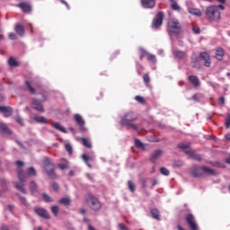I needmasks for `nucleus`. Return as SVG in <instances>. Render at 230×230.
I'll use <instances>...</instances> for the list:
<instances>
[{
	"label": "nucleus",
	"instance_id": "nucleus-1",
	"mask_svg": "<svg viewBox=\"0 0 230 230\" xmlns=\"http://www.w3.org/2000/svg\"><path fill=\"white\" fill-rule=\"evenodd\" d=\"M138 118L139 116L137 115V113L134 111H128L122 116L119 123L124 127H128V128H133V130H137V125L132 123V121H136Z\"/></svg>",
	"mask_w": 230,
	"mask_h": 230
},
{
	"label": "nucleus",
	"instance_id": "nucleus-2",
	"mask_svg": "<svg viewBox=\"0 0 230 230\" xmlns=\"http://www.w3.org/2000/svg\"><path fill=\"white\" fill-rule=\"evenodd\" d=\"M42 169L44 170L45 173H47L48 177L55 181V179H58L57 172L55 170L57 167L55 164L51 162V159L45 157L42 161Z\"/></svg>",
	"mask_w": 230,
	"mask_h": 230
},
{
	"label": "nucleus",
	"instance_id": "nucleus-3",
	"mask_svg": "<svg viewBox=\"0 0 230 230\" xmlns=\"http://www.w3.org/2000/svg\"><path fill=\"white\" fill-rule=\"evenodd\" d=\"M17 175L20 182L15 181L14 187L16 188V190H19V191L23 193V195H28V190H26V189L24 188L25 186L24 182L28 181V177H29L28 172L20 169L17 171Z\"/></svg>",
	"mask_w": 230,
	"mask_h": 230
},
{
	"label": "nucleus",
	"instance_id": "nucleus-4",
	"mask_svg": "<svg viewBox=\"0 0 230 230\" xmlns=\"http://www.w3.org/2000/svg\"><path fill=\"white\" fill-rule=\"evenodd\" d=\"M182 31V26L181 22L177 20H170L167 23V32L170 37H177V35H181Z\"/></svg>",
	"mask_w": 230,
	"mask_h": 230
},
{
	"label": "nucleus",
	"instance_id": "nucleus-5",
	"mask_svg": "<svg viewBox=\"0 0 230 230\" xmlns=\"http://www.w3.org/2000/svg\"><path fill=\"white\" fill-rule=\"evenodd\" d=\"M205 15L209 22H217V21H220V10H218L217 5L207 7Z\"/></svg>",
	"mask_w": 230,
	"mask_h": 230
},
{
	"label": "nucleus",
	"instance_id": "nucleus-6",
	"mask_svg": "<svg viewBox=\"0 0 230 230\" xmlns=\"http://www.w3.org/2000/svg\"><path fill=\"white\" fill-rule=\"evenodd\" d=\"M86 204L93 211H100L102 209V202L93 194L86 195Z\"/></svg>",
	"mask_w": 230,
	"mask_h": 230
},
{
	"label": "nucleus",
	"instance_id": "nucleus-7",
	"mask_svg": "<svg viewBox=\"0 0 230 230\" xmlns=\"http://www.w3.org/2000/svg\"><path fill=\"white\" fill-rule=\"evenodd\" d=\"M40 94H41V99L40 100L35 98L32 99L31 107L32 109H34V111H37L38 112H45L44 106L42 105V103H44V102H46L48 98L44 93H40Z\"/></svg>",
	"mask_w": 230,
	"mask_h": 230
},
{
	"label": "nucleus",
	"instance_id": "nucleus-8",
	"mask_svg": "<svg viewBox=\"0 0 230 230\" xmlns=\"http://www.w3.org/2000/svg\"><path fill=\"white\" fill-rule=\"evenodd\" d=\"M25 87L31 94H37L36 89H40V82L26 80Z\"/></svg>",
	"mask_w": 230,
	"mask_h": 230
},
{
	"label": "nucleus",
	"instance_id": "nucleus-9",
	"mask_svg": "<svg viewBox=\"0 0 230 230\" xmlns=\"http://www.w3.org/2000/svg\"><path fill=\"white\" fill-rule=\"evenodd\" d=\"M163 21H164V14L163 13V12H159L155 15V18L153 20L152 28L154 30H157L159 26H163Z\"/></svg>",
	"mask_w": 230,
	"mask_h": 230
},
{
	"label": "nucleus",
	"instance_id": "nucleus-10",
	"mask_svg": "<svg viewBox=\"0 0 230 230\" xmlns=\"http://www.w3.org/2000/svg\"><path fill=\"white\" fill-rule=\"evenodd\" d=\"M185 221L191 230H199L197 220H195V216H193V214H187L185 217Z\"/></svg>",
	"mask_w": 230,
	"mask_h": 230
},
{
	"label": "nucleus",
	"instance_id": "nucleus-11",
	"mask_svg": "<svg viewBox=\"0 0 230 230\" xmlns=\"http://www.w3.org/2000/svg\"><path fill=\"white\" fill-rule=\"evenodd\" d=\"M34 213H36L38 217H40V218H45V220H49V218H51L48 213V210H46L44 208H34Z\"/></svg>",
	"mask_w": 230,
	"mask_h": 230
},
{
	"label": "nucleus",
	"instance_id": "nucleus-12",
	"mask_svg": "<svg viewBox=\"0 0 230 230\" xmlns=\"http://www.w3.org/2000/svg\"><path fill=\"white\" fill-rule=\"evenodd\" d=\"M192 177L199 179L200 177H204V172L202 171V166L199 165H194L191 167V172H190Z\"/></svg>",
	"mask_w": 230,
	"mask_h": 230
},
{
	"label": "nucleus",
	"instance_id": "nucleus-13",
	"mask_svg": "<svg viewBox=\"0 0 230 230\" xmlns=\"http://www.w3.org/2000/svg\"><path fill=\"white\" fill-rule=\"evenodd\" d=\"M199 58L204 62L205 67H211V57L208 52H201Z\"/></svg>",
	"mask_w": 230,
	"mask_h": 230
},
{
	"label": "nucleus",
	"instance_id": "nucleus-14",
	"mask_svg": "<svg viewBox=\"0 0 230 230\" xmlns=\"http://www.w3.org/2000/svg\"><path fill=\"white\" fill-rule=\"evenodd\" d=\"M164 151L161 149L155 150L150 156V162L153 163V164H155L157 163L158 159H161V156L163 155Z\"/></svg>",
	"mask_w": 230,
	"mask_h": 230
},
{
	"label": "nucleus",
	"instance_id": "nucleus-15",
	"mask_svg": "<svg viewBox=\"0 0 230 230\" xmlns=\"http://www.w3.org/2000/svg\"><path fill=\"white\" fill-rule=\"evenodd\" d=\"M74 119L76 124L80 127V131L85 132V120H84V118H82L80 114H75Z\"/></svg>",
	"mask_w": 230,
	"mask_h": 230
},
{
	"label": "nucleus",
	"instance_id": "nucleus-16",
	"mask_svg": "<svg viewBox=\"0 0 230 230\" xmlns=\"http://www.w3.org/2000/svg\"><path fill=\"white\" fill-rule=\"evenodd\" d=\"M18 8H21L23 13H31V4L27 2H22L18 4Z\"/></svg>",
	"mask_w": 230,
	"mask_h": 230
},
{
	"label": "nucleus",
	"instance_id": "nucleus-17",
	"mask_svg": "<svg viewBox=\"0 0 230 230\" xmlns=\"http://www.w3.org/2000/svg\"><path fill=\"white\" fill-rule=\"evenodd\" d=\"M185 154L189 155L190 159H193L194 161H202V156L200 155L197 154L194 150H185Z\"/></svg>",
	"mask_w": 230,
	"mask_h": 230
},
{
	"label": "nucleus",
	"instance_id": "nucleus-18",
	"mask_svg": "<svg viewBox=\"0 0 230 230\" xmlns=\"http://www.w3.org/2000/svg\"><path fill=\"white\" fill-rule=\"evenodd\" d=\"M187 11L190 15H194V17H202V11L199 8L189 7Z\"/></svg>",
	"mask_w": 230,
	"mask_h": 230
},
{
	"label": "nucleus",
	"instance_id": "nucleus-19",
	"mask_svg": "<svg viewBox=\"0 0 230 230\" xmlns=\"http://www.w3.org/2000/svg\"><path fill=\"white\" fill-rule=\"evenodd\" d=\"M29 188L31 195L35 196L37 195V193H39V185H37V182H35V181H31L29 183Z\"/></svg>",
	"mask_w": 230,
	"mask_h": 230
},
{
	"label": "nucleus",
	"instance_id": "nucleus-20",
	"mask_svg": "<svg viewBox=\"0 0 230 230\" xmlns=\"http://www.w3.org/2000/svg\"><path fill=\"white\" fill-rule=\"evenodd\" d=\"M202 172H203V175H217V171H215V169H211L208 166H202Z\"/></svg>",
	"mask_w": 230,
	"mask_h": 230
},
{
	"label": "nucleus",
	"instance_id": "nucleus-21",
	"mask_svg": "<svg viewBox=\"0 0 230 230\" xmlns=\"http://www.w3.org/2000/svg\"><path fill=\"white\" fill-rule=\"evenodd\" d=\"M189 81L190 82L191 85H193V87H199V85H200V80H199L197 75H190Z\"/></svg>",
	"mask_w": 230,
	"mask_h": 230
},
{
	"label": "nucleus",
	"instance_id": "nucleus-22",
	"mask_svg": "<svg viewBox=\"0 0 230 230\" xmlns=\"http://www.w3.org/2000/svg\"><path fill=\"white\" fill-rule=\"evenodd\" d=\"M144 8H154L155 6V0H141Z\"/></svg>",
	"mask_w": 230,
	"mask_h": 230
},
{
	"label": "nucleus",
	"instance_id": "nucleus-23",
	"mask_svg": "<svg viewBox=\"0 0 230 230\" xmlns=\"http://www.w3.org/2000/svg\"><path fill=\"white\" fill-rule=\"evenodd\" d=\"M226 55V51L222 48H217L216 50V58L217 60H224V56Z\"/></svg>",
	"mask_w": 230,
	"mask_h": 230
},
{
	"label": "nucleus",
	"instance_id": "nucleus-24",
	"mask_svg": "<svg viewBox=\"0 0 230 230\" xmlns=\"http://www.w3.org/2000/svg\"><path fill=\"white\" fill-rule=\"evenodd\" d=\"M51 127H53L54 128H56V130H58L59 132L67 134V130H66V128H64V127H62V125H60V122L51 123Z\"/></svg>",
	"mask_w": 230,
	"mask_h": 230
},
{
	"label": "nucleus",
	"instance_id": "nucleus-25",
	"mask_svg": "<svg viewBox=\"0 0 230 230\" xmlns=\"http://www.w3.org/2000/svg\"><path fill=\"white\" fill-rule=\"evenodd\" d=\"M0 132L1 134H8L9 136L12 135V130L8 128V126L4 123H0Z\"/></svg>",
	"mask_w": 230,
	"mask_h": 230
},
{
	"label": "nucleus",
	"instance_id": "nucleus-26",
	"mask_svg": "<svg viewBox=\"0 0 230 230\" xmlns=\"http://www.w3.org/2000/svg\"><path fill=\"white\" fill-rule=\"evenodd\" d=\"M13 111L12 107L0 106V112H3L4 116H10Z\"/></svg>",
	"mask_w": 230,
	"mask_h": 230
},
{
	"label": "nucleus",
	"instance_id": "nucleus-27",
	"mask_svg": "<svg viewBox=\"0 0 230 230\" xmlns=\"http://www.w3.org/2000/svg\"><path fill=\"white\" fill-rule=\"evenodd\" d=\"M14 31H16L17 35H20V37H24V26L17 24Z\"/></svg>",
	"mask_w": 230,
	"mask_h": 230
},
{
	"label": "nucleus",
	"instance_id": "nucleus-28",
	"mask_svg": "<svg viewBox=\"0 0 230 230\" xmlns=\"http://www.w3.org/2000/svg\"><path fill=\"white\" fill-rule=\"evenodd\" d=\"M151 215L152 217L155 218V220H161V214L159 212V209L157 208H153L151 209Z\"/></svg>",
	"mask_w": 230,
	"mask_h": 230
},
{
	"label": "nucleus",
	"instance_id": "nucleus-29",
	"mask_svg": "<svg viewBox=\"0 0 230 230\" xmlns=\"http://www.w3.org/2000/svg\"><path fill=\"white\" fill-rule=\"evenodd\" d=\"M173 55L175 58H186V52L182 50H175Z\"/></svg>",
	"mask_w": 230,
	"mask_h": 230
},
{
	"label": "nucleus",
	"instance_id": "nucleus-30",
	"mask_svg": "<svg viewBox=\"0 0 230 230\" xmlns=\"http://www.w3.org/2000/svg\"><path fill=\"white\" fill-rule=\"evenodd\" d=\"M27 175H29V177H37V171L34 167H29L27 169Z\"/></svg>",
	"mask_w": 230,
	"mask_h": 230
},
{
	"label": "nucleus",
	"instance_id": "nucleus-31",
	"mask_svg": "<svg viewBox=\"0 0 230 230\" xmlns=\"http://www.w3.org/2000/svg\"><path fill=\"white\" fill-rule=\"evenodd\" d=\"M170 3H172L171 4V8L172 10H175L176 12H181V6H179V4H177V1L175 0H169Z\"/></svg>",
	"mask_w": 230,
	"mask_h": 230
},
{
	"label": "nucleus",
	"instance_id": "nucleus-32",
	"mask_svg": "<svg viewBox=\"0 0 230 230\" xmlns=\"http://www.w3.org/2000/svg\"><path fill=\"white\" fill-rule=\"evenodd\" d=\"M81 141H82L84 146H85L86 148H93V144H91V141H89V139H87L85 137H82Z\"/></svg>",
	"mask_w": 230,
	"mask_h": 230
},
{
	"label": "nucleus",
	"instance_id": "nucleus-33",
	"mask_svg": "<svg viewBox=\"0 0 230 230\" xmlns=\"http://www.w3.org/2000/svg\"><path fill=\"white\" fill-rule=\"evenodd\" d=\"M82 159L89 168H93V165L89 164V162L91 161V157H89V155H87L86 154H84L82 155Z\"/></svg>",
	"mask_w": 230,
	"mask_h": 230
},
{
	"label": "nucleus",
	"instance_id": "nucleus-34",
	"mask_svg": "<svg viewBox=\"0 0 230 230\" xmlns=\"http://www.w3.org/2000/svg\"><path fill=\"white\" fill-rule=\"evenodd\" d=\"M210 166H214L215 168H226V165L220 162H208Z\"/></svg>",
	"mask_w": 230,
	"mask_h": 230
},
{
	"label": "nucleus",
	"instance_id": "nucleus-35",
	"mask_svg": "<svg viewBox=\"0 0 230 230\" xmlns=\"http://www.w3.org/2000/svg\"><path fill=\"white\" fill-rule=\"evenodd\" d=\"M34 121L36 123H48V119L41 116H34Z\"/></svg>",
	"mask_w": 230,
	"mask_h": 230
},
{
	"label": "nucleus",
	"instance_id": "nucleus-36",
	"mask_svg": "<svg viewBox=\"0 0 230 230\" xmlns=\"http://www.w3.org/2000/svg\"><path fill=\"white\" fill-rule=\"evenodd\" d=\"M58 204H63V206H69L71 204V199L69 198H62L58 200Z\"/></svg>",
	"mask_w": 230,
	"mask_h": 230
},
{
	"label": "nucleus",
	"instance_id": "nucleus-37",
	"mask_svg": "<svg viewBox=\"0 0 230 230\" xmlns=\"http://www.w3.org/2000/svg\"><path fill=\"white\" fill-rule=\"evenodd\" d=\"M8 64H9V66H11V67H18L19 66V63L17 62V60H15V58H13L12 57L9 58Z\"/></svg>",
	"mask_w": 230,
	"mask_h": 230
},
{
	"label": "nucleus",
	"instance_id": "nucleus-38",
	"mask_svg": "<svg viewBox=\"0 0 230 230\" xmlns=\"http://www.w3.org/2000/svg\"><path fill=\"white\" fill-rule=\"evenodd\" d=\"M42 199H43L44 202H47V203L54 202L53 198H51V196H49V195H48L46 193L42 194Z\"/></svg>",
	"mask_w": 230,
	"mask_h": 230
},
{
	"label": "nucleus",
	"instance_id": "nucleus-39",
	"mask_svg": "<svg viewBox=\"0 0 230 230\" xmlns=\"http://www.w3.org/2000/svg\"><path fill=\"white\" fill-rule=\"evenodd\" d=\"M19 200L22 202V204H23V206H28V199H26V198L21 196V194L17 193L16 194Z\"/></svg>",
	"mask_w": 230,
	"mask_h": 230
},
{
	"label": "nucleus",
	"instance_id": "nucleus-40",
	"mask_svg": "<svg viewBox=\"0 0 230 230\" xmlns=\"http://www.w3.org/2000/svg\"><path fill=\"white\" fill-rule=\"evenodd\" d=\"M204 95L201 93H195L192 97L191 100H194V102H200L201 98H203Z\"/></svg>",
	"mask_w": 230,
	"mask_h": 230
},
{
	"label": "nucleus",
	"instance_id": "nucleus-41",
	"mask_svg": "<svg viewBox=\"0 0 230 230\" xmlns=\"http://www.w3.org/2000/svg\"><path fill=\"white\" fill-rule=\"evenodd\" d=\"M135 100H136V102H137L138 103H141L142 105H145V103H146V101L145 100V98L141 97L139 95H137L135 97Z\"/></svg>",
	"mask_w": 230,
	"mask_h": 230
},
{
	"label": "nucleus",
	"instance_id": "nucleus-42",
	"mask_svg": "<svg viewBox=\"0 0 230 230\" xmlns=\"http://www.w3.org/2000/svg\"><path fill=\"white\" fill-rule=\"evenodd\" d=\"M135 145L137 148H145V145L138 138L135 139Z\"/></svg>",
	"mask_w": 230,
	"mask_h": 230
},
{
	"label": "nucleus",
	"instance_id": "nucleus-43",
	"mask_svg": "<svg viewBox=\"0 0 230 230\" xmlns=\"http://www.w3.org/2000/svg\"><path fill=\"white\" fill-rule=\"evenodd\" d=\"M190 143H188V144H186V143H180L178 145V148H181V150H186L187 148H190Z\"/></svg>",
	"mask_w": 230,
	"mask_h": 230
},
{
	"label": "nucleus",
	"instance_id": "nucleus-44",
	"mask_svg": "<svg viewBox=\"0 0 230 230\" xmlns=\"http://www.w3.org/2000/svg\"><path fill=\"white\" fill-rule=\"evenodd\" d=\"M128 189L130 190V191H132V193H134V191H136V185L134 184V182H132V181H128Z\"/></svg>",
	"mask_w": 230,
	"mask_h": 230
},
{
	"label": "nucleus",
	"instance_id": "nucleus-45",
	"mask_svg": "<svg viewBox=\"0 0 230 230\" xmlns=\"http://www.w3.org/2000/svg\"><path fill=\"white\" fill-rule=\"evenodd\" d=\"M160 172L162 173V175H165L166 177L170 175V171L165 167L160 168Z\"/></svg>",
	"mask_w": 230,
	"mask_h": 230
},
{
	"label": "nucleus",
	"instance_id": "nucleus-46",
	"mask_svg": "<svg viewBox=\"0 0 230 230\" xmlns=\"http://www.w3.org/2000/svg\"><path fill=\"white\" fill-rule=\"evenodd\" d=\"M51 211L56 217H58V211H60V209L58 208V206H53L51 207Z\"/></svg>",
	"mask_w": 230,
	"mask_h": 230
},
{
	"label": "nucleus",
	"instance_id": "nucleus-47",
	"mask_svg": "<svg viewBox=\"0 0 230 230\" xmlns=\"http://www.w3.org/2000/svg\"><path fill=\"white\" fill-rule=\"evenodd\" d=\"M65 148L70 155H71V154H73V146H71V144H66Z\"/></svg>",
	"mask_w": 230,
	"mask_h": 230
},
{
	"label": "nucleus",
	"instance_id": "nucleus-48",
	"mask_svg": "<svg viewBox=\"0 0 230 230\" xmlns=\"http://www.w3.org/2000/svg\"><path fill=\"white\" fill-rule=\"evenodd\" d=\"M145 57H148V52L145 49H140V60H143Z\"/></svg>",
	"mask_w": 230,
	"mask_h": 230
},
{
	"label": "nucleus",
	"instance_id": "nucleus-49",
	"mask_svg": "<svg viewBox=\"0 0 230 230\" xmlns=\"http://www.w3.org/2000/svg\"><path fill=\"white\" fill-rule=\"evenodd\" d=\"M143 80L145 84L148 85V84H150V75H148V74H145L143 76Z\"/></svg>",
	"mask_w": 230,
	"mask_h": 230
},
{
	"label": "nucleus",
	"instance_id": "nucleus-50",
	"mask_svg": "<svg viewBox=\"0 0 230 230\" xmlns=\"http://www.w3.org/2000/svg\"><path fill=\"white\" fill-rule=\"evenodd\" d=\"M225 125H226V128H229V127H230V113H227V115H226Z\"/></svg>",
	"mask_w": 230,
	"mask_h": 230
},
{
	"label": "nucleus",
	"instance_id": "nucleus-51",
	"mask_svg": "<svg viewBox=\"0 0 230 230\" xmlns=\"http://www.w3.org/2000/svg\"><path fill=\"white\" fill-rule=\"evenodd\" d=\"M147 60L149 62H156L155 55L147 54Z\"/></svg>",
	"mask_w": 230,
	"mask_h": 230
},
{
	"label": "nucleus",
	"instance_id": "nucleus-52",
	"mask_svg": "<svg viewBox=\"0 0 230 230\" xmlns=\"http://www.w3.org/2000/svg\"><path fill=\"white\" fill-rule=\"evenodd\" d=\"M58 167L60 170H67V168H69V166L67 165V164H58Z\"/></svg>",
	"mask_w": 230,
	"mask_h": 230
},
{
	"label": "nucleus",
	"instance_id": "nucleus-53",
	"mask_svg": "<svg viewBox=\"0 0 230 230\" xmlns=\"http://www.w3.org/2000/svg\"><path fill=\"white\" fill-rule=\"evenodd\" d=\"M15 121H17L19 125H24V121L22 120V118H21L20 116L15 117Z\"/></svg>",
	"mask_w": 230,
	"mask_h": 230
},
{
	"label": "nucleus",
	"instance_id": "nucleus-54",
	"mask_svg": "<svg viewBox=\"0 0 230 230\" xmlns=\"http://www.w3.org/2000/svg\"><path fill=\"white\" fill-rule=\"evenodd\" d=\"M9 39H11V40H17V34L13 32L9 33Z\"/></svg>",
	"mask_w": 230,
	"mask_h": 230
},
{
	"label": "nucleus",
	"instance_id": "nucleus-55",
	"mask_svg": "<svg viewBox=\"0 0 230 230\" xmlns=\"http://www.w3.org/2000/svg\"><path fill=\"white\" fill-rule=\"evenodd\" d=\"M60 3H62V4H65V6L66 7V10H71V6H69V4H67L66 0H60Z\"/></svg>",
	"mask_w": 230,
	"mask_h": 230
},
{
	"label": "nucleus",
	"instance_id": "nucleus-56",
	"mask_svg": "<svg viewBox=\"0 0 230 230\" xmlns=\"http://www.w3.org/2000/svg\"><path fill=\"white\" fill-rule=\"evenodd\" d=\"M15 164L18 168H22V166H24V162L16 161Z\"/></svg>",
	"mask_w": 230,
	"mask_h": 230
},
{
	"label": "nucleus",
	"instance_id": "nucleus-57",
	"mask_svg": "<svg viewBox=\"0 0 230 230\" xmlns=\"http://www.w3.org/2000/svg\"><path fill=\"white\" fill-rule=\"evenodd\" d=\"M192 31H194V33H196L197 35H199V33H200V28L199 27H193Z\"/></svg>",
	"mask_w": 230,
	"mask_h": 230
},
{
	"label": "nucleus",
	"instance_id": "nucleus-58",
	"mask_svg": "<svg viewBox=\"0 0 230 230\" xmlns=\"http://www.w3.org/2000/svg\"><path fill=\"white\" fill-rule=\"evenodd\" d=\"M52 188H53V190H55L56 191H58V190H59L58 183L54 182V183L52 184Z\"/></svg>",
	"mask_w": 230,
	"mask_h": 230
},
{
	"label": "nucleus",
	"instance_id": "nucleus-59",
	"mask_svg": "<svg viewBox=\"0 0 230 230\" xmlns=\"http://www.w3.org/2000/svg\"><path fill=\"white\" fill-rule=\"evenodd\" d=\"M219 102L221 103V105H225L226 104V98H224V96L219 98Z\"/></svg>",
	"mask_w": 230,
	"mask_h": 230
},
{
	"label": "nucleus",
	"instance_id": "nucleus-60",
	"mask_svg": "<svg viewBox=\"0 0 230 230\" xmlns=\"http://www.w3.org/2000/svg\"><path fill=\"white\" fill-rule=\"evenodd\" d=\"M6 184H8V182L6 181V180L2 179V180H1V185H2V187L6 186Z\"/></svg>",
	"mask_w": 230,
	"mask_h": 230
},
{
	"label": "nucleus",
	"instance_id": "nucleus-61",
	"mask_svg": "<svg viewBox=\"0 0 230 230\" xmlns=\"http://www.w3.org/2000/svg\"><path fill=\"white\" fill-rule=\"evenodd\" d=\"M13 205H8L7 206V209H8V211H10L11 213H12V211H13Z\"/></svg>",
	"mask_w": 230,
	"mask_h": 230
},
{
	"label": "nucleus",
	"instance_id": "nucleus-62",
	"mask_svg": "<svg viewBox=\"0 0 230 230\" xmlns=\"http://www.w3.org/2000/svg\"><path fill=\"white\" fill-rule=\"evenodd\" d=\"M216 7H217V10H226V7H224L222 4L216 5Z\"/></svg>",
	"mask_w": 230,
	"mask_h": 230
},
{
	"label": "nucleus",
	"instance_id": "nucleus-63",
	"mask_svg": "<svg viewBox=\"0 0 230 230\" xmlns=\"http://www.w3.org/2000/svg\"><path fill=\"white\" fill-rule=\"evenodd\" d=\"M142 187L146 188V180H142Z\"/></svg>",
	"mask_w": 230,
	"mask_h": 230
},
{
	"label": "nucleus",
	"instance_id": "nucleus-64",
	"mask_svg": "<svg viewBox=\"0 0 230 230\" xmlns=\"http://www.w3.org/2000/svg\"><path fill=\"white\" fill-rule=\"evenodd\" d=\"M1 230H10L7 226L3 225Z\"/></svg>",
	"mask_w": 230,
	"mask_h": 230
}]
</instances>
